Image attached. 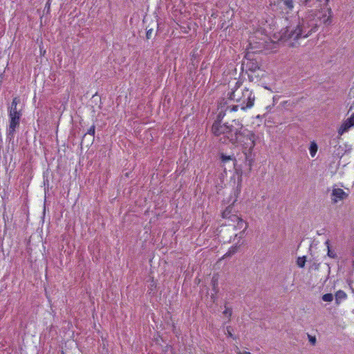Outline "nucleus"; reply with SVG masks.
Here are the masks:
<instances>
[{
	"mask_svg": "<svg viewBox=\"0 0 354 354\" xmlns=\"http://www.w3.org/2000/svg\"><path fill=\"white\" fill-rule=\"evenodd\" d=\"M21 117V116L17 115V117H11V118H10L9 127L7 133V137L10 140L14 138L16 128L19 126Z\"/></svg>",
	"mask_w": 354,
	"mask_h": 354,
	"instance_id": "6",
	"label": "nucleus"
},
{
	"mask_svg": "<svg viewBox=\"0 0 354 354\" xmlns=\"http://www.w3.org/2000/svg\"><path fill=\"white\" fill-rule=\"evenodd\" d=\"M221 166L226 170L227 167L230 169H234L236 165V160L234 155H226L223 153L220 154Z\"/></svg>",
	"mask_w": 354,
	"mask_h": 354,
	"instance_id": "5",
	"label": "nucleus"
},
{
	"mask_svg": "<svg viewBox=\"0 0 354 354\" xmlns=\"http://www.w3.org/2000/svg\"><path fill=\"white\" fill-rule=\"evenodd\" d=\"M306 261V257H298L297 264L299 268H304L305 266Z\"/></svg>",
	"mask_w": 354,
	"mask_h": 354,
	"instance_id": "20",
	"label": "nucleus"
},
{
	"mask_svg": "<svg viewBox=\"0 0 354 354\" xmlns=\"http://www.w3.org/2000/svg\"><path fill=\"white\" fill-rule=\"evenodd\" d=\"M95 129V125H92L87 132L84 133L82 138V142H86V138H89L88 140V145H91L94 141Z\"/></svg>",
	"mask_w": 354,
	"mask_h": 354,
	"instance_id": "10",
	"label": "nucleus"
},
{
	"mask_svg": "<svg viewBox=\"0 0 354 354\" xmlns=\"http://www.w3.org/2000/svg\"><path fill=\"white\" fill-rule=\"evenodd\" d=\"M236 124L234 129L225 138V141L227 140L233 145H241L243 149V153L245 155V162L251 169L252 165V151L255 146V135L252 131L243 129V126L238 120H232Z\"/></svg>",
	"mask_w": 354,
	"mask_h": 354,
	"instance_id": "2",
	"label": "nucleus"
},
{
	"mask_svg": "<svg viewBox=\"0 0 354 354\" xmlns=\"http://www.w3.org/2000/svg\"><path fill=\"white\" fill-rule=\"evenodd\" d=\"M245 354H250V353H248V352H246Z\"/></svg>",
	"mask_w": 354,
	"mask_h": 354,
	"instance_id": "35",
	"label": "nucleus"
},
{
	"mask_svg": "<svg viewBox=\"0 0 354 354\" xmlns=\"http://www.w3.org/2000/svg\"><path fill=\"white\" fill-rule=\"evenodd\" d=\"M227 219H229L230 221H231L233 223L236 222L237 225L236 227H239V229H241L244 225H245L244 229H245L247 227V224L243 221V219L241 218L240 217H239L236 214H232V215L229 216V218Z\"/></svg>",
	"mask_w": 354,
	"mask_h": 354,
	"instance_id": "12",
	"label": "nucleus"
},
{
	"mask_svg": "<svg viewBox=\"0 0 354 354\" xmlns=\"http://www.w3.org/2000/svg\"><path fill=\"white\" fill-rule=\"evenodd\" d=\"M247 67L248 70L252 72H255L257 70L259 69V66L257 62H250L247 64Z\"/></svg>",
	"mask_w": 354,
	"mask_h": 354,
	"instance_id": "16",
	"label": "nucleus"
},
{
	"mask_svg": "<svg viewBox=\"0 0 354 354\" xmlns=\"http://www.w3.org/2000/svg\"><path fill=\"white\" fill-rule=\"evenodd\" d=\"M283 4L285 7L291 10L294 7V3L292 0H282Z\"/></svg>",
	"mask_w": 354,
	"mask_h": 354,
	"instance_id": "19",
	"label": "nucleus"
},
{
	"mask_svg": "<svg viewBox=\"0 0 354 354\" xmlns=\"http://www.w3.org/2000/svg\"><path fill=\"white\" fill-rule=\"evenodd\" d=\"M239 107L241 108V104L228 106L227 109H229L230 111H238Z\"/></svg>",
	"mask_w": 354,
	"mask_h": 354,
	"instance_id": "24",
	"label": "nucleus"
},
{
	"mask_svg": "<svg viewBox=\"0 0 354 354\" xmlns=\"http://www.w3.org/2000/svg\"><path fill=\"white\" fill-rule=\"evenodd\" d=\"M239 248V246L237 245L232 246L227 252L223 256V258L229 257L234 254L236 252H237Z\"/></svg>",
	"mask_w": 354,
	"mask_h": 354,
	"instance_id": "14",
	"label": "nucleus"
},
{
	"mask_svg": "<svg viewBox=\"0 0 354 354\" xmlns=\"http://www.w3.org/2000/svg\"><path fill=\"white\" fill-rule=\"evenodd\" d=\"M226 330H227L226 334L227 335V336H228V337H232V338H233V339H234L236 338V336H234V335L232 334V327H231V326H227V328H226Z\"/></svg>",
	"mask_w": 354,
	"mask_h": 354,
	"instance_id": "22",
	"label": "nucleus"
},
{
	"mask_svg": "<svg viewBox=\"0 0 354 354\" xmlns=\"http://www.w3.org/2000/svg\"><path fill=\"white\" fill-rule=\"evenodd\" d=\"M328 14L330 15L332 13V10L331 8H328Z\"/></svg>",
	"mask_w": 354,
	"mask_h": 354,
	"instance_id": "31",
	"label": "nucleus"
},
{
	"mask_svg": "<svg viewBox=\"0 0 354 354\" xmlns=\"http://www.w3.org/2000/svg\"><path fill=\"white\" fill-rule=\"evenodd\" d=\"M325 22H326V23H330V18L328 17V18L326 20V21H325Z\"/></svg>",
	"mask_w": 354,
	"mask_h": 354,
	"instance_id": "32",
	"label": "nucleus"
},
{
	"mask_svg": "<svg viewBox=\"0 0 354 354\" xmlns=\"http://www.w3.org/2000/svg\"><path fill=\"white\" fill-rule=\"evenodd\" d=\"M309 342L311 344L315 345L316 344V337L315 336H311L308 335Z\"/></svg>",
	"mask_w": 354,
	"mask_h": 354,
	"instance_id": "26",
	"label": "nucleus"
},
{
	"mask_svg": "<svg viewBox=\"0 0 354 354\" xmlns=\"http://www.w3.org/2000/svg\"><path fill=\"white\" fill-rule=\"evenodd\" d=\"M322 0H303L302 4L307 8H322Z\"/></svg>",
	"mask_w": 354,
	"mask_h": 354,
	"instance_id": "11",
	"label": "nucleus"
},
{
	"mask_svg": "<svg viewBox=\"0 0 354 354\" xmlns=\"http://www.w3.org/2000/svg\"><path fill=\"white\" fill-rule=\"evenodd\" d=\"M89 138H86V142H82V143H85L86 145V146H88L89 145H88V140Z\"/></svg>",
	"mask_w": 354,
	"mask_h": 354,
	"instance_id": "30",
	"label": "nucleus"
},
{
	"mask_svg": "<svg viewBox=\"0 0 354 354\" xmlns=\"http://www.w3.org/2000/svg\"><path fill=\"white\" fill-rule=\"evenodd\" d=\"M319 263H317V262H314L312 263V265L310 266V269L311 270H319Z\"/></svg>",
	"mask_w": 354,
	"mask_h": 354,
	"instance_id": "25",
	"label": "nucleus"
},
{
	"mask_svg": "<svg viewBox=\"0 0 354 354\" xmlns=\"http://www.w3.org/2000/svg\"><path fill=\"white\" fill-rule=\"evenodd\" d=\"M241 177H240V178L239 179V183H241Z\"/></svg>",
	"mask_w": 354,
	"mask_h": 354,
	"instance_id": "34",
	"label": "nucleus"
},
{
	"mask_svg": "<svg viewBox=\"0 0 354 354\" xmlns=\"http://www.w3.org/2000/svg\"><path fill=\"white\" fill-rule=\"evenodd\" d=\"M354 126V113L351 115V116L346 120L342 125L341 126L339 133L343 134L344 132L348 131V130Z\"/></svg>",
	"mask_w": 354,
	"mask_h": 354,
	"instance_id": "9",
	"label": "nucleus"
},
{
	"mask_svg": "<svg viewBox=\"0 0 354 354\" xmlns=\"http://www.w3.org/2000/svg\"><path fill=\"white\" fill-rule=\"evenodd\" d=\"M19 102V100L17 97H15L11 103V106L9 108V118H11V117H17L21 116L22 113L21 111L19 110L18 111L17 109V106L18 103Z\"/></svg>",
	"mask_w": 354,
	"mask_h": 354,
	"instance_id": "8",
	"label": "nucleus"
},
{
	"mask_svg": "<svg viewBox=\"0 0 354 354\" xmlns=\"http://www.w3.org/2000/svg\"><path fill=\"white\" fill-rule=\"evenodd\" d=\"M320 18L316 17L315 12L311 10L304 17H295L290 24L281 30V39L289 42L292 47H296L301 39H305L317 31Z\"/></svg>",
	"mask_w": 354,
	"mask_h": 354,
	"instance_id": "1",
	"label": "nucleus"
},
{
	"mask_svg": "<svg viewBox=\"0 0 354 354\" xmlns=\"http://www.w3.org/2000/svg\"><path fill=\"white\" fill-rule=\"evenodd\" d=\"M50 1L51 0H48L46 3V5H45L44 9L47 10V12H48L50 11Z\"/></svg>",
	"mask_w": 354,
	"mask_h": 354,
	"instance_id": "27",
	"label": "nucleus"
},
{
	"mask_svg": "<svg viewBox=\"0 0 354 354\" xmlns=\"http://www.w3.org/2000/svg\"><path fill=\"white\" fill-rule=\"evenodd\" d=\"M324 1H325V2L324 3V6H327L330 0H324Z\"/></svg>",
	"mask_w": 354,
	"mask_h": 354,
	"instance_id": "29",
	"label": "nucleus"
},
{
	"mask_svg": "<svg viewBox=\"0 0 354 354\" xmlns=\"http://www.w3.org/2000/svg\"><path fill=\"white\" fill-rule=\"evenodd\" d=\"M328 266V273H330V266Z\"/></svg>",
	"mask_w": 354,
	"mask_h": 354,
	"instance_id": "33",
	"label": "nucleus"
},
{
	"mask_svg": "<svg viewBox=\"0 0 354 354\" xmlns=\"http://www.w3.org/2000/svg\"><path fill=\"white\" fill-rule=\"evenodd\" d=\"M347 295L343 290H338L335 294V302L339 305L343 299L346 298Z\"/></svg>",
	"mask_w": 354,
	"mask_h": 354,
	"instance_id": "13",
	"label": "nucleus"
},
{
	"mask_svg": "<svg viewBox=\"0 0 354 354\" xmlns=\"http://www.w3.org/2000/svg\"><path fill=\"white\" fill-rule=\"evenodd\" d=\"M348 194L341 188H335L332 191L331 200L334 203L346 198Z\"/></svg>",
	"mask_w": 354,
	"mask_h": 354,
	"instance_id": "7",
	"label": "nucleus"
},
{
	"mask_svg": "<svg viewBox=\"0 0 354 354\" xmlns=\"http://www.w3.org/2000/svg\"><path fill=\"white\" fill-rule=\"evenodd\" d=\"M225 116V113L221 111L218 113L216 120L212 124V131L216 136L224 135V138L231 131L230 129L236 127L234 123L229 124L228 122L222 123V119Z\"/></svg>",
	"mask_w": 354,
	"mask_h": 354,
	"instance_id": "3",
	"label": "nucleus"
},
{
	"mask_svg": "<svg viewBox=\"0 0 354 354\" xmlns=\"http://www.w3.org/2000/svg\"><path fill=\"white\" fill-rule=\"evenodd\" d=\"M223 315L227 316L228 318H230L232 315V310L231 308H228L225 307V310L223 311Z\"/></svg>",
	"mask_w": 354,
	"mask_h": 354,
	"instance_id": "23",
	"label": "nucleus"
},
{
	"mask_svg": "<svg viewBox=\"0 0 354 354\" xmlns=\"http://www.w3.org/2000/svg\"><path fill=\"white\" fill-rule=\"evenodd\" d=\"M309 151L311 156L314 157L317 151V145L315 142L310 143Z\"/></svg>",
	"mask_w": 354,
	"mask_h": 354,
	"instance_id": "18",
	"label": "nucleus"
},
{
	"mask_svg": "<svg viewBox=\"0 0 354 354\" xmlns=\"http://www.w3.org/2000/svg\"><path fill=\"white\" fill-rule=\"evenodd\" d=\"M232 206H228L225 208V209L222 212V217L223 218H228L229 216L232 215Z\"/></svg>",
	"mask_w": 354,
	"mask_h": 354,
	"instance_id": "15",
	"label": "nucleus"
},
{
	"mask_svg": "<svg viewBox=\"0 0 354 354\" xmlns=\"http://www.w3.org/2000/svg\"><path fill=\"white\" fill-rule=\"evenodd\" d=\"M152 32H153L152 29L147 30V33H146V37H147V39L151 38Z\"/></svg>",
	"mask_w": 354,
	"mask_h": 354,
	"instance_id": "28",
	"label": "nucleus"
},
{
	"mask_svg": "<svg viewBox=\"0 0 354 354\" xmlns=\"http://www.w3.org/2000/svg\"><path fill=\"white\" fill-rule=\"evenodd\" d=\"M230 98L240 102L241 109L245 110L246 109L251 108L254 105L255 96L251 91L245 88L242 92V96L239 97L236 93V91H234L230 94Z\"/></svg>",
	"mask_w": 354,
	"mask_h": 354,
	"instance_id": "4",
	"label": "nucleus"
},
{
	"mask_svg": "<svg viewBox=\"0 0 354 354\" xmlns=\"http://www.w3.org/2000/svg\"><path fill=\"white\" fill-rule=\"evenodd\" d=\"M322 299L324 301H332L333 299V295L331 293H327L322 296Z\"/></svg>",
	"mask_w": 354,
	"mask_h": 354,
	"instance_id": "21",
	"label": "nucleus"
},
{
	"mask_svg": "<svg viewBox=\"0 0 354 354\" xmlns=\"http://www.w3.org/2000/svg\"><path fill=\"white\" fill-rule=\"evenodd\" d=\"M325 244H326V245L327 246V248H328L327 255L329 257L333 258V259L337 258L336 253L334 251L331 250L330 248L329 240H327L326 241Z\"/></svg>",
	"mask_w": 354,
	"mask_h": 354,
	"instance_id": "17",
	"label": "nucleus"
}]
</instances>
